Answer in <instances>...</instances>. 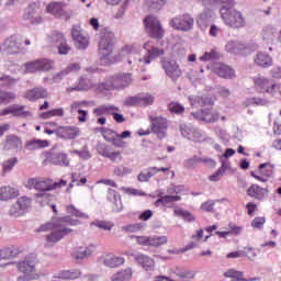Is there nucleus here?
<instances>
[{
	"instance_id": "8",
	"label": "nucleus",
	"mask_w": 281,
	"mask_h": 281,
	"mask_svg": "<svg viewBox=\"0 0 281 281\" xmlns=\"http://www.w3.org/2000/svg\"><path fill=\"white\" fill-rule=\"evenodd\" d=\"M137 56V48H135V45H126L115 57L114 63H120V60H124V58H126V63L130 67H144L146 64H144V61H139V58L142 57Z\"/></svg>"
},
{
	"instance_id": "43",
	"label": "nucleus",
	"mask_w": 281,
	"mask_h": 281,
	"mask_svg": "<svg viewBox=\"0 0 281 281\" xmlns=\"http://www.w3.org/2000/svg\"><path fill=\"white\" fill-rule=\"evenodd\" d=\"M212 21H214V12H212V9L209 7L198 18V24L202 25L203 27H207Z\"/></svg>"
},
{
	"instance_id": "47",
	"label": "nucleus",
	"mask_w": 281,
	"mask_h": 281,
	"mask_svg": "<svg viewBox=\"0 0 281 281\" xmlns=\"http://www.w3.org/2000/svg\"><path fill=\"white\" fill-rule=\"evenodd\" d=\"M66 212L70 216H75L76 218H83L85 221H89V214L80 211L76 205L69 204L66 205Z\"/></svg>"
},
{
	"instance_id": "22",
	"label": "nucleus",
	"mask_w": 281,
	"mask_h": 281,
	"mask_svg": "<svg viewBox=\"0 0 281 281\" xmlns=\"http://www.w3.org/2000/svg\"><path fill=\"white\" fill-rule=\"evenodd\" d=\"M48 14H53L57 19H68L69 10L67 9V3L65 2H50L46 7Z\"/></svg>"
},
{
	"instance_id": "7",
	"label": "nucleus",
	"mask_w": 281,
	"mask_h": 281,
	"mask_svg": "<svg viewBox=\"0 0 281 281\" xmlns=\"http://www.w3.org/2000/svg\"><path fill=\"white\" fill-rule=\"evenodd\" d=\"M179 131L184 137V139H188L189 142H195V143H201V142H212V138H207V135L205 132L199 130L198 127H194L192 124L188 123H181L179 126Z\"/></svg>"
},
{
	"instance_id": "18",
	"label": "nucleus",
	"mask_w": 281,
	"mask_h": 281,
	"mask_svg": "<svg viewBox=\"0 0 281 281\" xmlns=\"http://www.w3.org/2000/svg\"><path fill=\"white\" fill-rule=\"evenodd\" d=\"M170 27H173V30H179L180 32H190V30L194 25V20L190 14H183L173 18L169 22Z\"/></svg>"
},
{
	"instance_id": "24",
	"label": "nucleus",
	"mask_w": 281,
	"mask_h": 281,
	"mask_svg": "<svg viewBox=\"0 0 281 281\" xmlns=\"http://www.w3.org/2000/svg\"><path fill=\"white\" fill-rule=\"evenodd\" d=\"M100 83L93 82L91 79L87 78V76H81L77 82V86L67 88L68 93H72V91H89V89H95V91H100L98 87Z\"/></svg>"
},
{
	"instance_id": "1",
	"label": "nucleus",
	"mask_w": 281,
	"mask_h": 281,
	"mask_svg": "<svg viewBox=\"0 0 281 281\" xmlns=\"http://www.w3.org/2000/svg\"><path fill=\"white\" fill-rule=\"evenodd\" d=\"M68 225L76 227L82 225V222H80V220H74L70 216H65L42 225L37 228V232H50V234L46 235V243L47 245H56V243L63 240L65 236L71 234V228H69Z\"/></svg>"
},
{
	"instance_id": "49",
	"label": "nucleus",
	"mask_w": 281,
	"mask_h": 281,
	"mask_svg": "<svg viewBox=\"0 0 281 281\" xmlns=\"http://www.w3.org/2000/svg\"><path fill=\"white\" fill-rule=\"evenodd\" d=\"M13 117H32V112L25 110V105L12 104Z\"/></svg>"
},
{
	"instance_id": "6",
	"label": "nucleus",
	"mask_w": 281,
	"mask_h": 281,
	"mask_svg": "<svg viewBox=\"0 0 281 281\" xmlns=\"http://www.w3.org/2000/svg\"><path fill=\"white\" fill-rule=\"evenodd\" d=\"M256 49H258V44L256 43L246 44L234 40L228 41L225 45V50L235 56H249Z\"/></svg>"
},
{
	"instance_id": "29",
	"label": "nucleus",
	"mask_w": 281,
	"mask_h": 281,
	"mask_svg": "<svg viewBox=\"0 0 281 281\" xmlns=\"http://www.w3.org/2000/svg\"><path fill=\"white\" fill-rule=\"evenodd\" d=\"M134 260L145 271H155V260L150 258L148 255L136 254L134 255Z\"/></svg>"
},
{
	"instance_id": "17",
	"label": "nucleus",
	"mask_w": 281,
	"mask_h": 281,
	"mask_svg": "<svg viewBox=\"0 0 281 281\" xmlns=\"http://www.w3.org/2000/svg\"><path fill=\"white\" fill-rule=\"evenodd\" d=\"M26 186L30 190H37V192H52L54 180L49 178H30Z\"/></svg>"
},
{
	"instance_id": "19",
	"label": "nucleus",
	"mask_w": 281,
	"mask_h": 281,
	"mask_svg": "<svg viewBox=\"0 0 281 281\" xmlns=\"http://www.w3.org/2000/svg\"><path fill=\"white\" fill-rule=\"evenodd\" d=\"M71 36L77 49H87L89 47V35L80 25L76 24L72 26Z\"/></svg>"
},
{
	"instance_id": "48",
	"label": "nucleus",
	"mask_w": 281,
	"mask_h": 281,
	"mask_svg": "<svg viewBox=\"0 0 281 281\" xmlns=\"http://www.w3.org/2000/svg\"><path fill=\"white\" fill-rule=\"evenodd\" d=\"M155 172H156V169H153V167L143 169V170L138 173L137 180H138L140 183H148V181H150V179H153V177H155Z\"/></svg>"
},
{
	"instance_id": "44",
	"label": "nucleus",
	"mask_w": 281,
	"mask_h": 281,
	"mask_svg": "<svg viewBox=\"0 0 281 281\" xmlns=\"http://www.w3.org/2000/svg\"><path fill=\"white\" fill-rule=\"evenodd\" d=\"M224 276L226 278H232L233 281H256V280H258L257 278L245 279V272L238 271L235 269H228L226 272H224Z\"/></svg>"
},
{
	"instance_id": "55",
	"label": "nucleus",
	"mask_w": 281,
	"mask_h": 281,
	"mask_svg": "<svg viewBox=\"0 0 281 281\" xmlns=\"http://www.w3.org/2000/svg\"><path fill=\"white\" fill-rule=\"evenodd\" d=\"M18 82L19 79L8 75H3L0 77V87H7L8 89H12V87H14Z\"/></svg>"
},
{
	"instance_id": "40",
	"label": "nucleus",
	"mask_w": 281,
	"mask_h": 281,
	"mask_svg": "<svg viewBox=\"0 0 281 281\" xmlns=\"http://www.w3.org/2000/svg\"><path fill=\"white\" fill-rule=\"evenodd\" d=\"M19 196V190L12 187H1L0 188V201H10Z\"/></svg>"
},
{
	"instance_id": "26",
	"label": "nucleus",
	"mask_w": 281,
	"mask_h": 281,
	"mask_svg": "<svg viewBox=\"0 0 281 281\" xmlns=\"http://www.w3.org/2000/svg\"><path fill=\"white\" fill-rule=\"evenodd\" d=\"M18 269L21 273H24V277H21L24 280H36V265L34 261H22L19 263Z\"/></svg>"
},
{
	"instance_id": "11",
	"label": "nucleus",
	"mask_w": 281,
	"mask_h": 281,
	"mask_svg": "<svg viewBox=\"0 0 281 281\" xmlns=\"http://www.w3.org/2000/svg\"><path fill=\"white\" fill-rule=\"evenodd\" d=\"M145 31L150 38H164L166 31L161 26V21L155 15H147L144 19Z\"/></svg>"
},
{
	"instance_id": "3",
	"label": "nucleus",
	"mask_w": 281,
	"mask_h": 281,
	"mask_svg": "<svg viewBox=\"0 0 281 281\" xmlns=\"http://www.w3.org/2000/svg\"><path fill=\"white\" fill-rule=\"evenodd\" d=\"M132 82L133 77L131 74H120L99 83L98 90L100 93H102V91H113V89L122 90L130 87Z\"/></svg>"
},
{
	"instance_id": "60",
	"label": "nucleus",
	"mask_w": 281,
	"mask_h": 281,
	"mask_svg": "<svg viewBox=\"0 0 281 281\" xmlns=\"http://www.w3.org/2000/svg\"><path fill=\"white\" fill-rule=\"evenodd\" d=\"M142 229H144L143 223L130 224L122 227V232H125L126 234H135L142 232Z\"/></svg>"
},
{
	"instance_id": "32",
	"label": "nucleus",
	"mask_w": 281,
	"mask_h": 281,
	"mask_svg": "<svg viewBox=\"0 0 281 281\" xmlns=\"http://www.w3.org/2000/svg\"><path fill=\"white\" fill-rule=\"evenodd\" d=\"M49 161L54 166H65V168L69 167V158L65 153L52 150Z\"/></svg>"
},
{
	"instance_id": "53",
	"label": "nucleus",
	"mask_w": 281,
	"mask_h": 281,
	"mask_svg": "<svg viewBox=\"0 0 281 281\" xmlns=\"http://www.w3.org/2000/svg\"><path fill=\"white\" fill-rule=\"evenodd\" d=\"M115 225L112 222H106L102 220H95L90 223V227H98V229H103L104 232H111Z\"/></svg>"
},
{
	"instance_id": "61",
	"label": "nucleus",
	"mask_w": 281,
	"mask_h": 281,
	"mask_svg": "<svg viewBox=\"0 0 281 281\" xmlns=\"http://www.w3.org/2000/svg\"><path fill=\"white\" fill-rule=\"evenodd\" d=\"M12 100H16V94L0 90V104H10Z\"/></svg>"
},
{
	"instance_id": "10",
	"label": "nucleus",
	"mask_w": 281,
	"mask_h": 281,
	"mask_svg": "<svg viewBox=\"0 0 281 281\" xmlns=\"http://www.w3.org/2000/svg\"><path fill=\"white\" fill-rule=\"evenodd\" d=\"M23 46V36L21 35H11L5 38L2 44H0V52L5 56H12L14 54H21Z\"/></svg>"
},
{
	"instance_id": "62",
	"label": "nucleus",
	"mask_w": 281,
	"mask_h": 281,
	"mask_svg": "<svg viewBox=\"0 0 281 281\" xmlns=\"http://www.w3.org/2000/svg\"><path fill=\"white\" fill-rule=\"evenodd\" d=\"M16 164H19V158L16 157L9 158L2 164L3 172L4 173L12 172V169L14 168V166H16Z\"/></svg>"
},
{
	"instance_id": "4",
	"label": "nucleus",
	"mask_w": 281,
	"mask_h": 281,
	"mask_svg": "<svg viewBox=\"0 0 281 281\" xmlns=\"http://www.w3.org/2000/svg\"><path fill=\"white\" fill-rule=\"evenodd\" d=\"M252 81L258 93H268L272 98H281V88L276 83V80L257 75L252 78Z\"/></svg>"
},
{
	"instance_id": "50",
	"label": "nucleus",
	"mask_w": 281,
	"mask_h": 281,
	"mask_svg": "<svg viewBox=\"0 0 281 281\" xmlns=\"http://www.w3.org/2000/svg\"><path fill=\"white\" fill-rule=\"evenodd\" d=\"M58 273H59V278L61 280H78V278H80V276H82V272L78 269L64 270Z\"/></svg>"
},
{
	"instance_id": "9",
	"label": "nucleus",
	"mask_w": 281,
	"mask_h": 281,
	"mask_svg": "<svg viewBox=\"0 0 281 281\" xmlns=\"http://www.w3.org/2000/svg\"><path fill=\"white\" fill-rule=\"evenodd\" d=\"M143 49L145 50V55L143 58L138 59V63H143L144 65H150L157 58H161L166 54L162 47L157 46L154 41H148L143 45Z\"/></svg>"
},
{
	"instance_id": "41",
	"label": "nucleus",
	"mask_w": 281,
	"mask_h": 281,
	"mask_svg": "<svg viewBox=\"0 0 281 281\" xmlns=\"http://www.w3.org/2000/svg\"><path fill=\"white\" fill-rule=\"evenodd\" d=\"M161 191L158 192V196H160L156 202V207H159L162 205V207H166V205H170V203H175L181 199L179 195H161Z\"/></svg>"
},
{
	"instance_id": "25",
	"label": "nucleus",
	"mask_w": 281,
	"mask_h": 281,
	"mask_svg": "<svg viewBox=\"0 0 281 281\" xmlns=\"http://www.w3.org/2000/svg\"><path fill=\"white\" fill-rule=\"evenodd\" d=\"M212 71L215 76H218V78H223L224 80H232V78H236V70L222 63L214 64Z\"/></svg>"
},
{
	"instance_id": "5",
	"label": "nucleus",
	"mask_w": 281,
	"mask_h": 281,
	"mask_svg": "<svg viewBox=\"0 0 281 281\" xmlns=\"http://www.w3.org/2000/svg\"><path fill=\"white\" fill-rule=\"evenodd\" d=\"M115 41V35L109 29H103L100 32L99 40V56L101 60L109 61V57L113 53V45Z\"/></svg>"
},
{
	"instance_id": "57",
	"label": "nucleus",
	"mask_w": 281,
	"mask_h": 281,
	"mask_svg": "<svg viewBox=\"0 0 281 281\" xmlns=\"http://www.w3.org/2000/svg\"><path fill=\"white\" fill-rule=\"evenodd\" d=\"M167 0H145V5L148 10H161L166 5Z\"/></svg>"
},
{
	"instance_id": "34",
	"label": "nucleus",
	"mask_w": 281,
	"mask_h": 281,
	"mask_svg": "<svg viewBox=\"0 0 281 281\" xmlns=\"http://www.w3.org/2000/svg\"><path fill=\"white\" fill-rule=\"evenodd\" d=\"M101 262L104 267H109L110 269H115L124 265L125 260L124 257H117L115 255H105L101 258Z\"/></svg>"
},
{
	"instance_id": "20",
	"label": "nucleus",
	"mask_w": 281,
	"mask_h": 281,
	"mask_svg": "<svg viewBox=\"0 0 281 281\" xmlns=\"http://www.w3.org/2000/svg\"><path fill=\"white\" fill-rule=\"evenodd\" d=\"M151 132L157 135L158 139H164L168 131V121L161 116H149Z\"/></svg>"
},
{
	"instance_id": "28",
	"label": "nucleus",
	"mask_w": 281,
	"mask_h": 281,
	"mask_svg": "<svg viewBox=\"0 0 281 281\" xmlns=\"http://www.w3.org/2000/svg\"><path fill=\"white\" fill-rule=\"evenodd\" d=\"M56 135L61 139H76L80 135V128L76 126H60L56 130Z\"/></svg>"
},
{
	"instance_id": "42",
	"label": "nucleus",
	"mask_w": 281,
	"mask_h": 281,
	"mask_svg": "<svg viewBox=\"0 0 281 281\" xmlns=\"http://www.w3.org/2000/svg\"><path fill=\"white\" fill-rule=\"evenodd\" d=\"M278 32V29H276L273 25H267L262 29V41H265L268 45L273 43L276 41V33Z\"/></svg>"
},
{
	"instance_id": "31",
	"label": "nucleus",
	"mask_w": 281,
	"mask_h": 281,
	"mask_svg": "<svg viewBox=\"0 0 281 281\" xmlns=\"http://www.w3.org/2000/svg\"><path fill=\"white\" fill-rule=\"evenodd\" d=\"M254 61L257 67H261L262 69H267L273 65V58L263 52H258L254 56Z\"/></svg>"
},
{
	"instance_id": "46",
	"label": "nucleus",
	"mask_w": 281,
	"mask_h": 281,
	"mask_svg": "<svg viewBox=\"0 0 281 281\" xmlns=\"http://www.w3.org/2000/svg\"><path fill=\"white\" fill-rule=\"evenodd\" d=\"M113 111H120V108L111 104L101 105L93 110V113L97 117H101V115H111Z\"/></svg>"
},
{
	"instance_id": "12",
	"label": "nucleus",
	"mask_w": 281,
	"mask_h": 281,
	"mask_svg": "<svg viewBox=\"0 0 281 281\" xmlns=\"http://www.w3.org/2000/svg\"><path fill=\"white\" fill-rule=\"evenodd\" d=\"M46 42L50 46L57 47L59 54L66 56L71 52V47L67 44V40H65V35L58 31H53L47 35Z\"/></svg>"
},
{
	"instance_id": "58",
	"label": "nucleus",
	"mask_w": 281,
	"mask_h": 281,
	"mask_svg": "<svg viewBox=\"0 0 281 281\" xmlns=\"http://www.w3.org/2000/svg\"><path fill=\"white\" fill-rule=\"evenodd\" d=\"M36 203H40V205H47L49 201H52V194L47 193V191L44 192H37L34 194Z\"/></svg>"
},
{
	"instance_id": "38",
	"label": "nucleus",
	"mask_w": 281,
	"mask_h": 281,
	"mask_svg": "<svg viewBox=\"0 0 281 281\" xmlns=\"http://www.w3.org/2000/svg\"><path fill=\"white\" fill-rule=\"evenodd\" d=\"M248 196H252L254 199H258V201H262L265 196H267L268 191L267 189L259 187L258 184H252L250 188L247 189Z\"/></svg>"
},
{
	"instance_id": "54",
	"label": "nucleus",
	"mask_w": 281,
	"mask_h": 281,
	"mask_svg": "<svg viewBox=\"0 0 281 281\" xmlns=\"http://www.w3.org/2000/svg\"><path fill=\"white\" fill-rule=\"evenodd\" d=\"M164 245H168V236H150V247H164Z\"/></svg>"
},
{
	"instance_id": "21",
	"label": "nucleus",
	"mask_w": 281,
	"mask_h": 281,
	"mask_svg": "<svg viewBox=\"0 0 281 281\" xmlns=\"http://www.w3.org/2000/svg\"><path fill=\"white\" fill-rule=\"evenodd\" d=\"M162 69L165 74L171 78V80L177 81L181 78V68H179V64L176 60L168 59L166 57L161 58Z\"/></svg>"
},
{
	"instance_id": "27",
	"label": "nucleus",
	"mask_w": 281,
	"mask_h": 281,
	"mask_svg": "<svg viewBox=\"0 0 281 281\" xmlns=\"http://www.w3.org/2000/svg\"><path fill=\"white\" fill-rule=\"evenodd\" d=\"M259 172L262 176H258V173L252 171L251 177H254V179H257V181H261L262 183H265L267 182V179L273 177V166L269 162H263L259 165Z\"/></svg>"
},
{
	"instance_id": "36",
	"label": "nucleus",
	"mask_w": 281,
	"mask_h": 281,
	"mask_svg": "<svg viewBox=\"0 0 281 281\" xmlns=\"http://www.w3.org/2000/svg\"><path fill=\"white\" fill-rule=\"evenodd\" d=\"M21 251V248H19L18 246H11L0 249V262L1 260H12V258H16V256H19Z\"/></svg>"
},
{
	"instance_id": "45",
	"label": "nucleus",
	"mask_w": 281,
	"mask_h": 281,
	"mask_svg": "<svg viewBox=\"0 0 281 281\" xmlns=\"http://www.w3.org/2000/svg\"><path fill=\"white\" fill-rule=\"evenodd\" d=\"M133 270L131 268L120 270L111 277V281H131Z\"/></svg>"
},
{
	"instance_id": "14",
	"label": "nucleus",
	"mask_w": 281,
	"mask_h": 281,
	"mask_svg": "<svg viewBox=\"0 0 281 281\" xmlns=\"http://www.w3.org/2000/svg\"><path fill=\"white\" fill-rule=\"evenodd\" d=\"M23 74H36V71H49L54 67V61L49 59H36L25 63Z\"/></svg>"
},
{
	"instance_id": "15",
	"label": "nucleus",
	"mask_w": 281,
	"mask_h": 281,
	"mask_svg": "<svg viewBox=\"0 0 281 281\" xmlns=\"http://www.w3.org/2000/svg\"><path fill=\"white\" fill-rule=\"evenodd\" d=\"M193 120L204 122L205 124H215L221 120V113L216 110L201 109L196 112H191Z\"/></svg>"
},
{
	"instance_id": "39",
	"label": "nucleus",
	"mask_w": 281,
	"mask_h": 281,
	"mask_svg": "<svg viewBox=\"0 0 281 281\" xmlns=\"http://www.w3.org/2000/svg\"><path fill=\"white\" fill-rule=\"evenodd\" d=\"M23 146V140L16 135H9L5 137L4 150H16Z\"/></svg>"
},
{
	"instance_id": "37",
	"label": "nucleus",
	"mask_w": 281,
	"mask_h": 281,
	"mask_svg": "<svg viewBox=\"0 0 281 281\" xmlns=\"http://www.w3.org/2000/svg\"><path fill=\"white\" fill-rule=\"evenodd\" d=\"M49 142L47 139L32 138L25 143L26 150H41V148H47Z\"/></svg>"
},
{
	"instance_id": "35",
	"label": "nucleus",
	"mask_w": 281,
	"mask_h": 281,
	"mask_svg": "<svg viewBox=\"0 0 281 281\" xmlns=\"http://www.w3.org/2000/svg\"><path fill=\"white\" fill-rule=\"evenodd\" d=\"M95 251V245H89L88 247H78L74 251L72 256L76 260H85V258L91 257Z\"/></svg>"
},
{
	"instance_id": "13",
	"label": "nucleus",
	"mask_w": 281,
	"mask_h": 281,
	"mask_svg": "<svg viewBox=\"0 0 281 281\" xmlns=\"http://www.w3.org/2000/svg\"><path fill=\"white\" fill-rule=\"evenodd\" d=\"M124 104L125 106H153L155 104V95L148 92H142L126 98Z\"/></svg>"
},
{
	"instance_id": "64",
	"label": "nucleus",
	"mask_w": 281,
	"mask_h": 281,
	"mask_svg": "<svg viewBox=\"0 0 281 281\" xmlns=\"http://www.w3.org/2000/svg\"><path fill=\"white\" fill-rule=\"evenodd\" d=\"M198 164H201V157L194 155L183 161L184 168H194Z\"/></svg>"
},
{
	"instance_id": "33",
	"label": "nucleus",
	"mask_w": 281,
	"mask_h": 281,
	"mask_svg": "<svg viewBox=\"0 0 281 281\" xmlns=\"http://www.w3.org/2000/svg\"><path fill=\"white\" fill-rule=\"evenodd\" d=\"M24 98H26V100H29L30 102H36V100L47 98V89L43 87L33 88L26 91Z\"/></svg>"
},
{
	"instance_id": "51",
	"label": "nucleus",
	"mask_w": 281,
	"mask_h": 281,
	"mask_svg": "<svg viewBox=\"0 0 281 281\" xmlns=\"http://www.w3.org/2000/svg\"><path fill=\"white\" fill-rule=\"evenodd\" d=\"M227 170H229V164H227V160L222 159L221 168H218L215 173L210 176V181H220L221 177H223Z\"/></svg>"
},
{
	"instance_id": "16",
	"label": "nucleus",
	"mask_w": 281,
	"mask_h": 281,
	"mask_svg": "<svg viewBox=\"0 0 281 281\" xmlns=\"http://www.w3.org/2000/svg\"><path fill=\"white\" fill-rule=\"evenodd\" d=\"M30 207H32V198L21 196L18 201L11 206L9 210L10 216L14 218H19V216H23Z\"/></svg>"
},
{
	"instance_id": "56",
	"label": "nucleus",
	"mask_w": 281,
	"mask_h": 281,
	"mask_svg": "<svg viewBox=\"0 0 281 281\" xmlns=\"http://www.w3.org/2000/svg\"><path fill=\"white\" fill-rule=\"evenodd\" d=\"M63 115H65V109L58 108L42 113L41 117H43V120H49V117H63Z\"/></svg>"
},
{
	"instance_id": "2",
	"label": "nucleus",
	"mask_w": 281,
	"mask_h": 281,
	"mask_svg": "<svg viewBox=\"0 0 281 281\" xmlns=\"http://www.w3.org/2000/svg\"><path fill=\"white\" fill-rule=\"evenodd\" d=\"M217 1L220 5V15L222 21L227 25V27L240 29L245 27V18L243 13L234 9L236 5L235 0H214Z\"/></svg>"
},
{
	"instance_id": "59",
	"label": "nucleus",
	"mask_w": 281,
	"mask_h": 281,
	"mask_svg": "<svg viewBox=\"0 0 281 281\" xmlns=\"http://www.w3.org/2000/svg\"><path fill=\"white\" fill-rule=\"evenodd\" d=\"M110 194L114 196V201H112V203H114L113 212H122V210H124V206L122 204V196L120 195V192L111 191Z\"/></svg>"
},
{
	"instance_id": "23",
	"label": "nucleus",
	"mask_w": 281,
	"mask_h": 281,
	"mask_svg": "<svg viewBox=\"0 0 281 281\" xmlns=\"http://www.w3.org/2000/svg\"><path fill=\"white\" fill-rule=\"evenodd\" d=\"M24 21H29L31 25H41L43 23V16L38 15V4L31 3L23 14Z\"/></svg>"
},
{
	"instance_id": "52",
	"label": "nucleus",
	"mask_w": 281,
	"mask_h": 281,
	"mask_svg": "<svg viewBox=\"0 0 281 281\" xmlns=\"http://www.w3.org/2000/svg\"><path fill=\"white\" fill-rule=\"evenodd\" d=\"M246 106H268L269 104V99L266 98H249L245 102Z\"/></svg>"
},
{
	"instance_id": "63",
	"label": "nucleus",
	"mask_w": 281,
	"mask_h": 281,
	"mask_svg": "<svg viewBox=\"0 0 281 281\" xmlns=\"http://www.w3.org/2000/svg\"><path fill=\"white\" fill-rule=\"evenodd\" d=\"M133 169L124 166H116L114 167V175L115 177H126V175H131Z\"/></svg>"
},
{
	"instance_id": "30",
	"label": "nucleus",
	"mask_w": 281,
	"mask_h": 281,
	"mask_svg": "<svg viewBox=\"0 0 281 281\" xmlns=\"http://www.w3.org/2000/svg\"><path fill=\"white\" fill-rule=\"evenodd\" d=\"M76 71H80V64L78 63L70 64L64 70L53 76V82H56V83L63 82V80H65V78H67L69 74H74Z\"/></svg>"
}]
</instances>
